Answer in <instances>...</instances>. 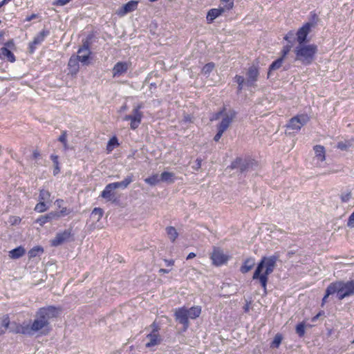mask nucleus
Returning a JSON list of instances; mask_svg holds the SVG:
<instances>
[{
    "label": "nucleus",
    "mask_w": 354,
    "mask_h": 354,
    "mask_svg": "<svg viewBox=\"0 0 354 354\" xmlns=\"http://www.w3.org/2000/svg\"><path fill=\"white\" fill-rule=\"evenodd\" d=\"M59 308L55 306H47L40 308L36 313V318L31 324L24 322L23 324H15V328L11 332L16 334L32 335L39 333L41 335H46L51 330L49 320L57 317Z\"/></svg>",
    "instance_id": "nucleus-1"
},
{
    "label": "nucleus",
    "mask_w": 354,
    "mask_h": 354,
    "mask_svg": "<svg viewBox=\"0 0 354 354\" xmlns=\"http://www.w3.org/2000/svg\"><path fill=\"white\" fill-rule=\"evenodd\" d=\"M278 259L277 254L262 257L254 272L252 279L259 280L265 292H266L268 276L274 271Z\"/></svg>",
    "instance_id": "nucleus-2"
},
{
    "label": "nucleus",
    "mask_w": 354,
    "mask_h": 354,
    "mask_svg": "<svg viewBox=\"0 0 354 354\" xmlns=\"http://www.w3.org/2000/svg\"><path fill=\"white\" fill-rule=\"evenodd\" d=\"M337 294L339 300H342L354 295V280L344 281L342 280L335 281L330 283L325 292L322 300V306H324L330 295Z\"/></svg>",
    "instance_id": "nucleus-3"
},
{
    "label": "nucleus",
    "mask_w": 354,
    "mask_h": 354,
    "mask_svg": "<svg viewBox=\"0 0 354 354\" xmlns=\"http://www.w3.org/2000/svg\"><path fill=\"white\" fill-rule=\"evenodd\" d=\"M317 50V46L314 44H298L294 49L295 60L304 65H310L315 60Z\"/></svg>",
    "instance_id": "nucleus-4"
},
{
    "label": "nucleus",
    "mask_w": 354,
    "mask_h": 354,
    "mask_svg": "<svg viewBox=\"0 0 354 354\" xmlns=\"http://www.w3.org/2000/svg\"><path fill=\"white\" fill-rule=\"evenodd\" d=\"M202 308L200 306H192L190 308L181 307L176 309L174 317L176 321L183 325L184 330L189 326V318L195 319L201 314Z\"/></svg>",
    "instance_id": "nucleus-5"
},
{
    "label": "nucleus",
    "mask_w": 354,
    "mask_h": 354,
    "mask_svg": "<svg viewBox=\"0 0 354 354\" xmlns=\"http://www.w3.org/2000/svg\"><path fill=\"white\" fill-rule=\"evenodd\" d=\"M313 24L310 22L305 23L301 28L298 29L296 33L293 30H290L283 37V39L289 43H291L295 39L299 44H304L307 41V37L311 30Z\"/></svg>",
    "instance_id": "nucleus-6"
},
{
    "label": "nucleus",
    "mask_w": 354,
    "mask_h": 354,
    "mask_svg": "<svg viewBox=\"0 0 354 354\" xmlns=\"http://www.w3.org/2000/svg\"><path fill=\"white\" fill-rule=\"evenodd\" d=\"M51 193L44 189H39L38 201L35 205L34 210L38 213H43L49 209V205L51 203Z\"/></svg>",
    "instance_id": "nucleus-7"
},
{
    "label": "nucleus",
    "mask_w": 354,
    "mask_h": 354,
    "mask_svg": "<svg viewBox=\"0 0 354 354\" xmlns=\"http://www.w3.org/2000/svg\"><path fill=\"white\" fill-rule=\"evenodd\" d=\"M143 105L142 103L138 104L133 109L132 114L126 115L123 120L125 121H130V128L132 130H136L142 122L143 113L141 111Z\"/></svg>",
    "instance_id": "nucleus-8"
},
{
    "label": "nucleus",
    "mask_w": 354,
    "mask_h": 354,
    "mask_svg": "<svg viewBox=\"0 0 354 354\" xmlns=\"http://www.w3.org/2000/svg\"><path fill=\"white\" fill-rule=\"evenodd\" d=\"M212 264L216 267L226 264L230 259V256L225 254L223 250L218 247H213L210 254Z\"/></svg>",
    "instance_id": "nucleus-9"
},
{
    "label": "nucleus",
    "mask_w": 354,
    "mask_h": 354,
    "mask_svg": "<svg viewBox=\"0 0 354 354\" xmlns=\"http://www.w3.org/2000/svg\"><path fill=\"white\" fill-rule=\"evenodd\" d=\"M310 120L307 114H299L292 118L287 124V127L299 131L301 127L306 124Z\"/></svg>",
    "instance_id": "nucleus-10"
},
{
    "label": "nucleus",
    "mask_w": 354,
    "mask_h": 354,
    "mask_svg": "<svg viewBox=\"0 0 354 354\" xmlns=\"http://www.w3.org/2000/svg\"><path fill=\"white\" fill-rule=\"evenodd\" d=\"M247 82L246 84L249 86H256V82L258 80L259 75V66L252 65L248 69L247 73Z\"/></svg>",
    "instance_id": "nucleus-11"
},
{
    "label": "nucleus",
    "mask_w": 354,
    "mask_h": 354,
    "mask_svg": "<svg viewBox=\"0 0 354 354\" xmlns=\"http://www.w3.org/2000/svg\"><path fill=\"white\" fill-rule=\"evenodd\" d=\"M138 1L131 0L127 3H125L123 6H122L120 9L116 11V14L120 17H123L126 15L127 13L133 12L138 8Z\"/></svg>",
    "instance_id": "nucleus-12"
},
{
    "label": "nucleus",
    "mask_w": 354,
    "mask_h": 354,
    "mask_svg": "<svg viewBox=\"0 0 354 354\" xmlns=\"http://www.w3.org/2000/svg\"><path fill=\"white\" fill-rule=\"evenodd\" d=\"M130 66V64L127 62H117L113 69V77H119L122 74L125 73Z\"/></svg>",
    "instance_id": "nucleus-13"
},
{
    "label": "nucleus",
    "mask_w": 354,
    "mask_h": 354,
    "mask_svg": "<svg viewBox=\"0 0 354 354\" xmlns=\"http://www.w3.org/2000/svg\"><path fill=\"white\" fill-rule=\"evenodd\" d=\"M235 116L236 112L234 111H231L230 114H226L218 124V129H220L221 131L225 132L230 127Z\"/></svg>",
    "instance_id": "nucleus-14"
},
{
    "label": "nucleus",
    "mask_w": 354,
    "mask_h": 354,
    "mask_svg": "<svg viewBox=\"0 0 354 354\" xmlns=\"http://www.w3.org/2000/svg\"><path fill=\"white\" fill-rule=\"evenodd\" d=\"M147 339H149V341L145 344L147 348H151L155 346H158L162 342V338L160 333H150L147 335Z\"/></svg>",
    "instance_id": "nucleus-15"
},
{
    "label": "nucleus",
    "mask_w": 354,
    "mask_h": 354,
    "mask_svg": "<svg viewBox=\"0 0 354 354\" xmlns=\"http://www.w3.org/2000/svg\"><path fill=\"white\" fill-rule=\"evenodd\" d=\"M252 164V163L250 160H245L244 161H243V160L241 158H237L231 163L230 168H239L241 171L243 172L245 171Z\"/></svg>",
    "instance_id": "nucleus-16"
},
{
    "label": "nucleus",
    "mask_w": 354,
    "mask_h": 354,
    "mask_svg": "<svg viewBox=\"0 0 354 354\" xmlns=\"http://www.w3.org/2000/svg\"><path fill=\"white\" fill-rule=\"evenodd\" d=\"M71 236V232L64 230L63 232L57 233L55 237L51 241L53 246H58L62 244L66 239Z\"/></svg>",
    "instance_id": "nucleus-17"
},
{
    "label": "nucleus",
    "mask_w": 354,
    "mask_h": 354,
    "mask_svg": "<svg viewBox=\"0 0 354 354\" xmlns=\"http://www.w3.org/2000/svg\"><path fill=\"white\" fill-rule=\"evenodd\" d=\"M54 219H57L55 212H50L45 215H41L38 217L35 223H38L41 227H43L46 223L52 221Z\"/></svg>",
    "instance_id": "nucleus-18"
},
{
    "label": "nucleus",
    "mask_w": 354,
    "mask_h": 354,
    "mask_svg": "<svg viewBox=\"0 0 354 354\" xmlns=\"http://www.w3.org/2000/svg\"><path fill=\"white\" fill-rule=\"evenodd\" d=\"M79 62L78 58L75 57L74 55L71 56L69 59L68 68L69 73L72 75H75L78 73L80 69Z\"/></svg>",
    "instance_id": "nucleus-19"
},
{
    "label": "nucleus",
    "mask_w": 354,
    "mask_h": 354,
    "mask_svg": "<svg viewBox=\"0 0 354 354\" xmlns=\"http://www.w3.org/2000/svg\"><path fill=\"white\" fill-rule=\"evenodd\" d=\"M224 12L225 9H221V8L210 9L206 17L207 23L212 24L216 18L221 16Z\"/></svg>",
    "instance_id": "nucleus-20"
},
{
    "label": "nucleus",
    "mask_w": 354,
    "mask_h": 354,
    "mask_svg": "<svg viewBox=\"0 0 354 354\" xmlns=\"http://www.w3.org/2000/svg\"><path fill=\"white\" fill-rule=\"evenodd\" d=\"M255 265V259L254 257H248L245 259L240 268V272L246 274L250 271Z\"/></svg>",
    "instance_id": "nucleus-21"
},
{
    "label": "nucleus",
    "mask_w": 354,
    "mask_h": 354,
    "mask_svg": "<svg viewBox=\"0 0 354 354\" xmlns=\"http://www.w3.org/2000/svg\"><path fill=\"white\" fill-rule=\"evenodd\" d=\"M6 59L11 63L15 62L16 60L15 55L6 47H2L0 48V59Z\"/></svg>",
    "instance_id": "nucleus-22"
},
{
    "label": "nucleus",
    "mask_w": 354,
    "mask_h": 354,
    "mask_svg": "<svg viewBox=\"0 0 354 354\" xmlns=\"http://www.w3.org/2000/svg\"><path fill=\"white\" fill-rule=\"evenodd\" d=\"M313 150L315 157L318 160L324 162L326 160V150L324 146L319 145H315L313 147Z\"/></svg>",
    "instance_id": "nucleus-23"
},
{
    "label": "nucleus",
    "mask_w": 354,
    "mask_h": 354,
    "mask_svg": "<svg viewBox=\"0 0 354 354\" xmlns=\"http://www.w3.org/2000/svg\"><path fill=\"white\" fill-rule=\"evenodd\" d=\"M25 253V249L22 246H19L9 252V257L10 259H17L23 257Z\"/></svg>",
    "instance_id": "nucleus-24"
},
{
    "label": "nucleus",
    "mask_w": 354,
    "mask_h": 354,
    "mask_svg": "<svg viewBox=\"0 0 354 354\" xmlns=\"http://www.w3.org/2000/svg\"><path fill=\"white\" fill-rule=\"evenodd\" d=\"M50 32L47 29H44L39 32L33 39L34 44H41L45 39L46 37L49 35Z\"/></svg>",
    "instance_id": "nucleus-25"
},
{
    "label": "nucleus",
    "mask_w": 354,
    "mask_h": 354,
    "mask_svg": "<svg viewBox=\"0 0 354 354\" xmlns=\"http://www.w3.org/2000/svg\"><path fill=\"white\" fill-rule=\"evenodd\" d=\"M119 146L120 143L118 142V138L115 136L111 137L106 145V150L107 151V153H111L115 148Z\"/></svg>",
    "instance_id": "nucleus-26"
},
{
    "label": "nucleus",
    "mask_w": 354,
    "mask_h": 354,
    "mask_svg": "<svg viewBox=\"0 0 354 354\" xmlns=\"http://www.w3.org/2000/svg\"><path fill=\"white\" fill-rule=\"evenodd\" d=\"M91 51H84L81 54H78L75 57L78 58V60L84 65H88L91 59Z\"/></svg>",
    "instance_id": "nucleus-27"
},
{
    "label": "nucleus",
    "mask_w": 354,
    "mask_h": 354,
    "mask_svg": "<svg viewBox=\"0 0 354 354\" xmlns=\"http://www.w3.org/2000/svg\"><path fill=\"white\" fill-rule=\"evenodd\" d=\"M93 37V35H88L86 39L83 41L82 46L79 48L77 53L81 54L84 51H91L90 50V45L91 40Z\"/></svg>",
    "instance_id": "nucleus-28"
},
{
    "label": "nucleus",
    "mask_w": 354,
    "mask_h": 354,
    "mask_svg": "<svg viewBox=\"0 0 354 354\" xmlns=\"http://www.w3.org/2000/svg\"><path fill=\"white\" fill-rule=\"evenodd\" d=\"M115 189L114 185L112 183L108 184L104 189L101 193V196L106 199H110L111 196L113 195V191Z\"/></svg>",
    "instance_id": "nucleus-29"
},
{
    "label": "nucleus",
    "mask_w": 354,
    "mask_h": 354,
    "mask_svg": "<svg viewBox=\"0 0 354 354\" xmlns=\"http://www.w3.org/2000/svg\"><path fill=\"white\" fill-rule=\"evenodd\" d=\"M133 181V174L127 176L123 180L120 182L113 183L115 189L119 187L126 188Z\"/></svg>",
    "instance_id": "nucleus-30"
},
{
    "label": "nucleus",
    "mask_w": 354,
    "mask_h": 354,
    "mask_svg": "<svg viewBox=\"0 0 354 354\" xmlns=\"http://www.w3.org/2000/svg\"><path fill=\"white\" fill-rule=\"evenodd\" d=\"M283 60H284V59L283 57H280L278 59H277L275 61H274L270 65L268 73V77H269L271 71H276L281 67Z\"/></svg>",
    "instance_id": "nucleus-31"
},
{
    "label": "nucleus",
    "mask_w": 354,
    "mask_h": 354,
    "mask_svg": "<svg viewBox=\"0 0 354 354\" xmlns=\"http://www.w3.org/2000/svg\"><path fill=\"white\" fill-rule=\"evenodd\" d=\"M354 145V138L345 140L344 142H339L337 145V147L342 151H346L348 148L351 147Z\"/></svg>",
    "instance_id": "nucleus-32"
},
{
    "label": "nucleus",
    "mask_w": 354,
    "mask_h": 354,
    "mask_svg": "<svg viewBox=\"0 0 354 354\" xmlns=\"http://www.w3.org/2000/svg\"><path fill=\"white\" fill-rule=\"evenodd\" d=\"M43 252H44V249L42 247L35 246L28 251V254L29 259H32V258L36 257L37 256H39Z\"/></svg>",
    "instance_id": "nucleus-33"
},
{
    "label": "nucleus",
    "mask_w": 354,
    "mask_h": 354,
    "mask_svg": "<svg viewBox=\"0 0 354 354\" xmlns=\"http://www.w3.org/2000/svg\"><path fill=\"white\" fill-rule=\"evenodd\" d=\"M50 159L53 161L54 164V169H53V175L56 176L60 172V167H59V157L57 155L52 154L50 156Z\"/></svg>",
    "instance_id": "nucleus-34"
},
{
    "label": "nucleus",
    "mask_w": 354,
    "mask_h": 354,
    "mask_svg": "<svg viewBox=\"0 0 354 354\" xmlns=\"http://www.w3.org/2000/svg\"><path fill=\"white\" fill-rule=\"evenodd\" d=\"M166 232H167V234L169 239L172 242H174L178 236V234L176 230L175 229V227H174L172 226L167 227L166 228Z\"/></svg>",
    "instance_id": "nucleus-35"
},
{
    "label": "nucleus",
    "mask_w": 354,
    "mask_h": 354,
    "mask_svg": "<svg viewBox=\"0 0 354 354\" xmlns=\"http://www.w3.org/2000/svg\"><path fill=\"white\" fill-rule=\"evenodd\" d=\"M160 180L164 182L174 183V174L171 172L164 171L160 175Z\"/></svg>",
    "instance_id": "nucleus-36"
},
{
    "label": "nucleus",
    "mask_w": 354,
    "mask_h": 354,
    "mask_svg": "<svg viewBox=\"0 0 354 354\" xmlns=\"http://www.w3.org/2000/svg\"><path fill=\"white\" fill-rule=\"evenodd\" d=\"M283 339V336L281 333H277L275 335L274 339L270 344V347L273 348H277L279 347L281 341Z\"/></svg>",
    "instance_id": "nucleus-37"
},
{
    "label": "nucleus",
    "mask_w": 354,
    "mask_h": 354,
    "mask_svg": "<svg viewBox=\"0 0 354 354\" xmlns=\"http://www.w3.org/2000/svg\"><path fill=\"white\" fill-rule=\"evenodd\" d=\"M72 212V209L66 207H62L59 212H55L56 216L57 218L60 217H64L69 215Z\"/></svg>",
    "instance_id": "nucleus-38"
},
{
    "label": "nucleus",
    "mask_w": 354,
    "mask_h": 354,
    "mask_svg": "<svg viewBox=\"0 0 354 354\" xmlns=\"http://www.w3.org/2000/svg\"><path fill=\"white\" fill-rule=\"evenodd\" d=\"M145 181L146 183H147L150 185H155L160 181V179L158 178V174H154V175L151 176L149 178H145Z\"/></svg>",
    "instance_id": "nucleus-39"
},
{
    "label": "nucleus",
    "mask_w": 354,
    "mask_h": 354,
    "mask_svg": "<svg viewBox=\"0 0 354 354\" xmlns=\"http://www.w3.org/2000/svg\"><path fill=\"white\" fill-rule=\"evenodd\" d=\"M292 48V42L291 43H289L286 45H285L281 51V57H283L284 59L286 57V56L288 55V54L290 53V51L291 50Z\"/></svg>",
    "instance_id": "nucleus-40"
},
{
    "label": "nucleus",
    "mask_w": 354,
    "mask_h": 354,
    "mask_svg": "<svg viewBox=\"0 0 354 354\" xmlns=\"http://www.w3.org/2000/svg\"><path fill=\"white\" fill-rule=\"evenodd\" d=\"M305 328H306V326L304 322H301L297 325L296 333L300 337H302L304 336Z\"/></svg>",
    "instance_id": "nucleus-41"
},
{
    "label": "nucleus",
    "mask_w": 354,
    "mask_h": 354,
    "mask_svg": "<svg viewBox=\"0 0 354 354\" xmlns=\"http://www.w3.org/2000/svg\"><path fill=\"white\" fill-rule=\"evenodd\" d=\"M222 3H225L223 7H221V9L226 10H230L234 7V0H221Z\"/></svg>",
    "instance_id": "nucleus-42"
},
{
    "label": "nucleus",
    "mask_w": 354,
    "mask_h": 354,
    "mask_svg": "<svg viewBox=\"0 0 354 354\" xmlns=\"http://www.w3.org/2000/svg\"><path fill=\"white\" fill-rule=\"evenodd\" d=\"M103 214H104V211L100 207H95L91 212V216H97V221H99L102 218V217L103 216Z\"/></svg>",
    "instance_id": "nucleus-43"
},
{
    "label": "nucleus",
    "mask_w": 354,
    "mask_h": 354,
    "mask_svg": "<svg viewBox=\"0 0 354 354\" xmlns=\"http://www.w3.org/2000/svg\"><path fill=\"white\" fill-rule=\"evenodd\" d=\"M215 65L213 62H209L206 64L202 68V72L204 74H209L212 72L214 68Z\"/></svg>",
    "instance_id": "nucleus-44"
},
{
    "label": "nucleus",
    "mask_w": 354,
    "mask_h": 354,
    "mask_svg": "<svg viewBox=\"0 0 354 354\" xmlns=\"http://www.w3.org/2000/svg\"><path fill=\"white\" fill-rule=\"evenodd\" d=\"M234 80L236 82V83L238 84V90L239 91H241L243 89V86L244 81H245L243 77L236 75L234 77Z\"/></svg>",
    "instance_id": "nucleus-45"
},
{
    "label": "nucleus",
    "mask_w": 354,
    "mask_h": 354,
    "mask_svg": "<svg viewBox=\"0 0 354 354\" xmlns=\"http://www.w3.org/2000/svg\"><path fill=\"white\" fill-rule=\"evenodd\" d=\"M1 322L2 324H1V326H2V328L6 330L8 328L9 325L10 324V317L8 315H5L2 317Z\"/></svg>",
    "instance_id": "nucleus-46"
},
{
    "label": "nucleus",
    "mask_w": 354,
    "mask_h": 354,
    "mask_svg": "<svg viewBox=\"0 0 354 354\" xmlns=\"http://www.w3.org/2000/svg\"><path fill=\"white\" fill-rule=\"evenodd\" d=\"M58 141L62 142V145L63 144H66V142H67V132H66V131H63L62 132L61 135L58 138Z\"/></svg>",
    "instance_id": "nucleus-47"
},
{
    "label": "nucleus",
    "mask_w": 354,
    "mask_h": 354,
    "mask_svg": "<svg viewBox=\"0 0 354 354\" xmlns=\"http://www.w3.org/2000/svg\"><path fill=\"white\" fill-rule=\"evenodd\" d=\"M150 327L152 328V330L151 333H160V326L156 322H153L151 325Z\"/></svg>",
    "instance_id": "nucleus-48"
},
{
    "label": "nucleus",
    "mask_w": 354,
    "mask_h": 354,
    "mask_svg": "<svg viewBox=\"0 0 354 354\" xmlns=\"http://www.w3.org/2000/svg\"><path fill=\"white\" fill-rule=\"evenodd\" d=\"M351 198V192H348L346 194H342L341 195V200H342V202H343V203L348 202Z\"/></svg>",
    "instance_id": "nucleus-49"
},
{
    "label": "nucleus",
    "mask_w": 354,
    "mask_h": 354,
    "mask_svg": "<svg viewBox=\"0 0 354 354\" xmlns=\"http://www.w3.org/2000/svg\"><path fill=\"white\" fill-rule=\"evenodd\" d=\"M21 218L19 217V216H11L10 218V223L12 224V225H17V224H19L21 223Z\"/></svg>",
    "instance_id": "nucleus-50"
},
{
    "label": "nucleus",
    "mask_w": 354,
    "mask_h": 354,
    "mask_svg": "<svg viewBox=\"0 0 354 354\" xmlns=\"http://www.w3.org/2000/svg\"><path fill=\"white\" fill-rule=\"evenodd\" d=\"M71 0H56L54 5L57 6H63L69 3Z\"/></svg>",
    "instance_id": "nucleus-51"
},
{
    "label": "nucleus",
    "mask_w": 354,
    "mask_h": 354,
    "mask_svg": "<svg viewBox=\"0 0 354 354\" xmlns=\"http://www.w3.org/2000/svg\"><path fill=\"white\" fill-rule=\"evenodd\" d=\"M347 225L351 227L354 226V212L349 216Z\"/></svg>",
    "instance_id": "nucleus-52"
},
{
    "label": "nucleus",
    "mask_w": 354,
    "mask_h": 354,
    "mask_svg": "<svg viewBox=\"0 0 354 354\" xmlns=\"http://www.w3.org/2000/svg\"><path fill=\"white\" fill-rule=\"evenodd\" d=\"M223 133L224 131H221L220 129H218V132L214 138V141L218 142L221 139Z\"/></svg>",
    "instance_id": "nucleus-53"
},
{
    "label": "nucleus",
    "mask_w": 354,
    "mask_h": 354,
    "mask_svg": "<svg viewBox=\"0 0 354 354\" xmlns=\"http://www.w3.org/2000/svg\"><path fill=\"white\" fill-rule=\"evenodd\" d=\"M41 156L40 152L38 150H34L32 154V157L33 159L36 160Z\"/></svg>",
    "instance_id": "nucleus-54"
},
{
    "label": "nucleus",
    "mask_w": 354,
    "mask_h": 354,
    "mask_svg": "<svg viewBox=\"0 0 354 354\" xmlns=\"http://www.w3.org/2000/svg\"><path fill=\"white\" fill-rule=\"evenodd\" d=\"M55 203L56 204L57 208L61 209L62 207V205L64 203V200L61 199V198H58L55 201Z\"/></svg>",
    "instance_id": "nucleus-55"
},
{
    "label": "nucleus",
    "mask_w": 354,
    "mask_h": 354,
    "mask_svg": "<svg viewBox=\"0 0 354 354\" xmlns=\"http://www.w3.org/2000/svg\"><path fill=\"white\" fill-rule=\"evenodd\" d=\"M37 17V15L36 14H32L29 16H27L25 21H30L34 19H36Z\"/></svg>",
    "instance_id": "nucleus-56"
},
{
    "label": "nucleus",
    "mask_w": 354,
    "mask_h": 354,
    "mask_svg": "<svg viewBox=\"0 0 354 354\" xmlns=\"http://www.w3.org/2000/svg\"><path fill=\"white\" fill-rule=\"evenodd\" d=\"M38 44H34L33 45V41H31L30 44H29V48H30V53H33L36 48V46H37Z\"/></svg>",
    "instance_id": "nucleus-57"
},
{
    "label": "nucleus",
    "mask_w": 354,
    "mask_h": 354,
    "mask_svg": "<svg viewBox=\"0 0 354 354\" xmlns=\"http://www.w3.org/2000/svg\"><path fill=\"white\" fill-rule=\"evenodd\" d=\"M165 262L167 266H172L174 265V260L173 259H165Z\"/></svg>",
    "instance_id": "nucleus-58"
},
{
    "label": "nucleus",
    "mask_w": 354,
    "mask_h": 354,
    "mask_svg": "<svg viewBox=\"0 0 354 354\" xmlns=\"http://www.w3.org/2000/svg\"><path fill=\"white\" fill-rule=\"evenodd\" d=\"M222 113H223V111H221L215 113L214 115V116L212 117V118H211V120H218L220 118V115H222Z\"/></svg>",
    "instance_id": "nucleus-59"
},
{
    "label": "nucleus",
    "mask_w": 354,
    "mask_h": 354,
    "mask_svg": "<svg viewBox=\"0 0 354 354\" xmlns=\"http://www.w3.org/2000/svg\"><path fill=\"white\" fill-rule=\"evenodd\" d=\"M250 302H247L245 306H243V311L245 313H248L249 310H250Z\"/></svg>",
    "instance_id": "nucleus-60"
},
{
    "label": "nucleus",
    "mask_w": 354,
    "mask_h": 354,
    "mask_svg": "<svg viewBox=\"0 0 354 354\" xmlns=\"http://www.w3.org/2000/svg\"><path fill=\"white\" fill-rule=\"evenodd\" d=\"M324 314L323 311L319 312L315 317H313L312 321L315 322L316 321L321 315Z\"/></svg>",
    "instance_id": "nucleus-61"
},
{
    "label": "nucleus",
    "mask_w": 354,
    "mask_h": 354,
    "mask_svg": "<svg viewBox=\"0 0 354 354\" xmlns=\"http://www.w3.org/2000/svg\"><path fill=\"white\" fill-rule=\"evenodd\" d=\"M196 257V254L194 252H190L187 256V260H189V259H192L193 258H194Z\"/></svg>",
    "instance_id": "nucleus-62"
},
{
    "label": "nucleus",
    "mask_w": 354,
    "mask_h": 354,
    "mask_svg": "<svg viewBox=\"0 0 354 354\" xmlns=\"http://www.w3.org/2000/svg\"><path fill=\"white\" fill-rule=\"evenodd\" d=\"M169 270H167V269H165V268H160L159 270V272L160 273H163V274H165V273H169Z\"/></svg>",
    "instance_id": "nucleus-63"
},
{
    "label": "nucleus",
    "mask_w": 354,
    "mask_h": 354,
    "mask_svg": "<svg viewBox=\"0 0 354 354\" xmlns=\"http://www.w3.org/2000/svg\"><path fill=\"white\" fill-rule=\"evenodd\" d=\"M8 2H10L8 0H2V1L0 2V8H1L3 6H4V5L7 4Z\"/></svg>",
    "instance_id": "nucleus-64"
}]
</instances>
